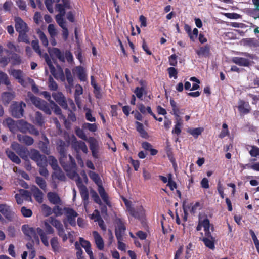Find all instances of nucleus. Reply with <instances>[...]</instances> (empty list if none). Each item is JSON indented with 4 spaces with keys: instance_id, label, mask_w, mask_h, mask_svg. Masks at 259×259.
<instances>
[{
    "instance_id": "nucleus-4",
    "label": "nucleus",
    "mask_w": 259,
    "mask_h": 259,
    "mask_svg": "<svg viewBox=\"0 0 259 259\" xmlns=\"http://www.w3.org/2000/svg\"><path fill=\"white\" fill-rule=\"evenodd\" d=\"M30 100L34 105L37 108L43 111L46 114L50 115L52 113L51 110L47 102L38 98L34 95L31 94L30 96Z\"/></svg>"
},
{
    "instance_id": "nucleus-48",
    "label": "nucleus",
    "mask_w": 259,
    "mask_h": 259,
    "mask_svg": "<svg viewBox=\"0 0 259 259\" xmlns=\"http://www.w3.org/2000/svg\"><path fill=\"white\" fill-rule=\"evenodd\" d=\"M41 156V154L36 149H33L31 150L30 157L34 161H36Z\"/></svg>"
},
{
    "instance_id": "nucleus-36",
    "label": "nucleus",
    "mask_w": 259,
    "mask_h": 259,
    "mask_svg": "<svg viewBox=\"0 0 259 259\" xmlns=\"http://www.w3.org/2000/svg\"><path fill=\"white\" fill-rule=\"evenodd\" d=\"M51 245L52 248V250L55 252H59L60 246L58 241L57 237H53L52 238L50 241Z\"/></svg>"
},
{
    "instance_id": "nucleus-34",
    "label": "nucleus",
    "mask_w": 259,
    "mask_h": 259,
    "mask_svg": "<svg viewBox=\"0 0 259 259\" xmlns=\"http://www.w3.org/2000/svg\"><path fill=\"white\" fill-rule=\"evenodd\" d=\"M60 27L63 29L62 35L64 40L68 38L69 32L67 28L66 27V21L56 22Z\"/></svg>"
},
{
    "instance_id": "nucleus-27",
    "label": "nucleus",
    "mask_w": 259,
    "mask_h": 259,
    "mask_svg": "<svg viewBox=\"0 0 259 259\" xmlns=\"http://www.w3.org/2000/svg\"><path fill=\"white\" fill-rule=\"evenodd\" d=\"M30 124L24 121L23 120H20L18 121L17 124V127L19 131L23 133H26L28 132V128Z\"/></svg>"
},
{
    "instance_id": "nucleus-21",
    "label": "nucleus",
    "mask_w": 259,
    "mask_h": 259,
    "mask_svg": "<svg viewBox=\"0 0 259 259\" xmlns=\"http://www.w3.org/2000/svg\"><path fill=\"white\" fill-rule=\"evenodd\" d=\"M31 191L35 201L39 203H41L43 201L42 192L35 186L31 188Z\"/></svg>"
},
{
    "instance_id": "nucleus-30",
    "label": "nucleus",
    "mask_w": 259,
    "mask_h": 259,
    "mask_svg": "<svg viewBox=\"0 0 259 259\" xmlns=\"http://www.w3.org/2000/svg\"><path fill=\"white\" fill-rule=\"evenodd\" d=\"M137 107L142 114H145L147 112L150 115L154 116V113L152 112L150 107L148 106L146 107L144 104L140 103L137 105Z\"/></svg>"
},
{
    "instance_id": "nucleus-19",
    "label": "nucleus",
    "mask_w": 259,
    "mask_h": 259,
    "mask_svg": "<svg viewBox=\"0 0 259 259\" xmlns=\"http://www.w3.org/2000/svg\"><path fill=\"white\" fill-rule=\"evenodd\" d=\"M98 191L101 197L103 199V202L108 206L111 207V204L109 199L108 194L105 191L103 185L99 186L98 187Z\"/></svg>"
},
{
    "instance_id": "nucleus-63",
    "label": "nucleus",
    "mask_w": 259,
    "mask_h": 259,
    "mask_svg": "<svg viewBox=\"0 0 259 259\" xmlns=\"http://www.w3.org/2000/svg\"><path fill=\"white\" fill-rule=\"evenodd\" d=\"M167 186L170 188V190L171 191L177 188V184L172 181L171 174H169L168 175V183Z\"/></svg>"
},
{
    "instance_id": "nucleus-22",
    "label": "nucleus",
    "mask_w": 259,
    "mask_h": 259,
    "mask_svg": "<svg viewBox=\"0 0 259 259\" xmlns=\"http://www.w3.org/2000/svg\"><path fill=\"white\" fill-rule=\"evenodd\" d=\"M232 61L234 63L240 66L248 67L250 64L249 60L245 58L236 57L233 58Z\"/></svg>"
},
{
    "instance_id": "nucleus-3",
    "label": "nucleus",
    "mask_w": 259,
    "mask_h": 259,
    "mask_svg": "<svg viewBox=\"0 0 259 259\" xmlns=\"http://www.w3.org/2000/svg\"><path fill=\"white\" fill-rule=\"evenodd\" d=\"M31 46L33 50L40 56H42L46 62L47 64L49 66L51 74L55 77L56 69L53 65L52 61L50 59L49 55L47 53H45L42 55L39 48V42L37 39L33 40L31 42Z\"/></svg>"
},
{
    "instance_id": "nucleus-46",
    "label": "nucleus",
    "mask_w": 259,
    "mask_h": 259,
    "mask_svg": "<svg viewBox=\"0 0 259 259\" xmlns=\"http://www.w3.org/2000/svg\"><path fill=\"white\" fill-rule=\"evenodd\" d=\"M12 60V63L13 65H18L21 62V59L19 55L17 54L14 53L12 54V56L10 57Z\"/></svg>"
},
{
    "instance_id": "nucleus-42",
    "label": "nucleus",
    "mask_w": 259,
    "mask_h": 259,
    "mask_svg": "<svg viewBox=\"0 0 259 259\" xmlns=\"http://www.w3.org/2000/svg\"><path fill=\"white\" fill-rule=\"evenodd\" d=\"M14 97V94L10 92H4L2 94V98L3 102L7 104H8Z\"/></svg>"
},
{
    "instance_id": "nucleus-23",
    "label": "nucleus",
    "mask_w": 259,
    "mask_h": 259,
    "mask_svg": "<svg viewBox=\"0 0 259 259\" xmlns=\"http://www.w3.org/2000/svg\"><path fill=\"white\" fill-rule=\"evenodd\" d=\"M77 76L78 79L82 81H85L87 79V75L84 68L81 66L76 67Z\"/></svg>"
},
{
    "instance_id": "nucleus-54",
    "label": "nucleus",
    "mask_w": 259,
    "mask_h": 259,
    "mask_svg": "<svg viewBox=\"0 0 259 259\" xmlns=\"http://www.w3.org/2000/svg\"><path fill=\"white\" fill-rule=\"evenodd\" d=\"M203 129L202 128H196L189 130V133L191 135L195 138H197L203 132Z\"/></svg>"
},
{
    "instance_id": "nucleus-61",
    "label": "nucleus",
    "mask_w": 259,
    "mask_h": 259,
    "mask_svg": "<svg viewBox=\"0 0 259 259\" xmlns=\"http://www.w3.org/2000/svg\"><path fill=\"white\" fill-rule=\"evenodd\" d=\"M167 71L169 73V77H174L175 79L177 78L178 71L175 68L172 67H169Z\"/></svg>"
},
{
    "instance_id": "nucleus-1",
    "label": "nucleus",
    "mask_w": 259,
    "mask_h": 259,
    "mask_svg": "<svg viewBox=\"0 0 259 259\" xmlns=\"http://www.w3.org/2000/svg\"><path fill=\"white\" fill-rule=\"evenodd\" d=\"M65 147L64 141L60 140L56 148L60 154L59 162L61 166L65 171H68L74 167L75 161L71 155H67Z\"/></svg>"
},
{
    "instance_id": "nucleus-39",
    "label": "nucleus",
    "mask_w": 259,
    "mask_h": 259,
    "mask_svg": "<svg viewBox=\"0 0 259 259\" xmlns=\"http://www.w3.org/2000/svg\"><path fill=\"white\" fill-rule=\"evenodd\" d=\"M90 149L91 151L93 150L98 149L99 145L97 140L94 137H90L88 139Z\"/></svg>"
},
{
    "instance_id": "nucleus-58",
    "label": "nucleus",
    "mask_w": 259,
    "mask_h": 259,
    "mask_svg": "<svg viewBox=\"0 0 259 259\" xmlns=\"http://www.w3.org/2000/svg\"><path fill=\"white\" fill-rule=\"evenodd\" d=\"M41 208L46 216H49L53 213V209L46 204H42Z\"/></svg>"
},
{
    "instance_id": "nucleus-2",
    "label": "nucleus",
    "mask_w": 259,
    "mask_h": 259,
    "mask_svg": "<svg viewBox=\"0 0 259 259\" xmlns=\"http://www.w3.org/2000/svg\"><path fill=\"white\" fill-rule=\"evenodd\" d=\"M61 1L62 3H57L55 6V10L59 12L55 17L56 22L65 21L64 18L66 14L65 9H72L69 0H61Z\"/></svg>"
},
{
    "instance_id": "nucleus-55",
    "label": "nucleus",
    "mask_w": 259,
    "mask_h": 259,
    "mask_svg": "<svg viewBox=\"0 0 259 259\" xmlns=\"http://www.w3.org/2000/svg\"><path fill=\"white\" fill-rule=\"evenodd\" d=\"M75 133L80 138L84 140H87V136L85 135L83 131L80 129V128L77 127H76V128L75 129Z\"/></svg>"
},
{
    "instance_id": "nucleus-17",
    "label": "nucleus",
    "mask_w": 259,
    "mask_h": 259,
    "mask_svg": "<svg viewBox=\"0 0 259 259\" xmlns=\"http://www.w3.org/2000/svg\"><path fill=\"white\" fill-rule=\"evenodd\" d=\"M49 202L54 205H61L62 201L60 197L56 192H49L47 194Z\"/></svg>"
},
{
    "instance_id": "nucleus-59",
    "label": "nucleus",
    "mask_w": 259,
    "mask_h": 259,
    "mask_svg": "<svg viewBox=\"0 0 259 259\" xmlns=\"http://www.w3.org/2000/svg\"><path fill=\"white\" fill-rule=\"evenodd\" d=\"M48 30L51 37H54L57 34L54 24H49Z\"/></svg>"
},
{
    "instance_id": "nucleus-24",
    "label": "nucleus",
    "mask_w": 259,
    "mask_h": 259,
    "mask_svg": "<svg viewBox=\"0 0 259 259\" xmlns=\"http://www.w3.org/2000/svg\"><path fill=\"white\" fill-rule=\"evenodd\" d=\"M36 232L39 235L41 241L43 244L46 247H49V243L48 240V237L47 236L44 230L38 227L36 228Z\"/></svg>"
},
{
    "instance_id": "nucleus-64",
    "label": "nucleus",
    "mask_w": 259,
    "mask_h": 259,
    "mask_svg": "<svg viewBox=\"0 0 259 259\" xmlns=\"http://www.w3.org/2000/svg\"><path fill=\"white\" fill-rule=\"evenodd\" d=\"M62 209L58 206V205H55L53 208V213H54L55 216H60L63 214Z\"/></svg>"
},
{
    "instance_id": "nucleus-26",
    "label": "nucleus",
    "mask_w": 259,
    "mask_h": 259,
    "mask_svg": "<svg viewBox=\"0 0 259 259\" xmlns=\"http://www.w3.org/2000/svg\"><path fill=\"white\" fill-rule=\"evenodd\" d=\"M89 176L98 187L102 185V180L98 174L93 171H90Z\"/></svg>"
},
{
    "instance_id": "nucleus-15",
    "label": "nucleus",
    "mask_w": 259,
    "mask_h": 259,
    "mask_svg": "<svg viewBox=\"0 0 259 259\" xmlns=\"http://www.w3.org/2000/svg\"><path fill=\"white\" fill-rule=\"evenodd\" d=\"M196 53L199 57H209L211 55L210 47L209 45L200 47L198 50H196Z\"/></svg>"
},
{
    "instance_id": "nucleus-44",
    "label": "nucleus",
    "mask_w": 259,
    "mask_h": 259,
    "mask_svg": "<svg viewBox=\"0 0 259 259\" xmlns=\"http://www.w3.org/2000/svg\"><path fill=\"white\" fill-rule=\"evenodd\" d=\"M35 183L43 190H45L47 188L45 180L42 177L37 176L35 177Z\"/></svg>"
},
{
    "instance_id": "nucleus-29",
    "label": "nucleus",
    "mask_w": 259,
    "mask_h": 259,
    "mask_svg": "<svg viewBox=\"0 0 259 259\" xmlns=\"http://www.w3.org/2000/svg\"><path fill=\"white\" fill-rule=\"evenodd\" d=\"M6 153L8 157L13 162L19 164L21 162V160L19 158V157L16 155V154L9 149L6 150Z\"/></svg>"
},
{
    "instance_id": "nucleus-13",
    "label": "nucleus",
    "mask_w": 259,
    "mask_h": 259,
    "mask_svg": "<svg viewBox=\"0 0 259 259\" xmlns=\"http://www.w3.org/2000/svg\"><path fill=\"white\" fill-rule=\"evenodd\" d=\"M0 212L9 221H12L14 217L11 207L6 204H0Z\"/></svg>"
},
{
    "instance_id": "nucleus-16",
    "label": "nucleus",
    "mask_w": 259,
    "mask_h": 259,
    "mask_svg": "<svg viewBox=\"0 0 259 259\" xmlns=\"http://www.w3.org/2000/svg\"><path fill=\"white\" fill-rule=\"evenodd\" d=\"M17 139L19 142L27 146L32 145L34 142L33 138L28 135L17 134Z\"/></svg>"
},
{
    "instance_id": "nucleus-49",
    "label": "nucleus",
    "mask_w": 259,
    "mask_h": 259,
    "mask_svg": "<svg viewBox=\"0 0 259 259\" xmlns=\"http://www.w3.org/2000/svg\"><path fill=\"white\" fill-rule=\"evenodd\" d=\"M49 89L52 91H56L58 89V85L57 83L54 79V78L50 76L49 77V84H48Z\"/></svg>"
},
{
    "instance_id": "nucleus-10",
    "label": "nucleus",
    "mask_w": 259,
    "mask_h": 259,
    "mask_svg": "<svg viewBox=\"0 0 259 259\" xmlns=\"http://www.w3.org/2000/svg\"><path fill=\"white\" fill-rule=\"evenodd\" d=\"M64 210L67 216L68 221L70 225L73 227L76 225L75 218L78 215L77 213L73 209L68 207H64Z\"/></svg>"
},
{
    "instance_id": "nucleus-50",
    "label": "nucleus",
    "mask_w": 259,
    "mask_h": 259,
    "mask_svg": "<svg viewBox=\"0 0 259 259\" xmlns=\"http://www.w3.org/2000/svg\"><path fill=\"white\" fill-rule=\"evenodd\" d=\"M38 34L41 44L44 47H47L48 46V40L45 34L41 31L38 32Z\"/></svg>"
},
{
    "instance_id": "nucleus-40",
    "label": "nucleus",
    "mask_w": 259,
    "mask_h": 259,
    "mask_svg": "<svg viewBox=\"0 0 259 259\" xmlns=\"http://www.w3.org/2000/svg\"><path fill=\"white\" fill-rule=\"evenodd\" d=\"M176 120L177 121L176 125H175V127L172 131V133L179 135L182 131L181 129V126L182 125V119L181 118H177Z\"/></svg>"
},
{
    "instance_id": "nucleus-18",
    "label": "nucleus",
    "mask_w": 259,
    "mask_h": 259,
    "mask_svg": "<svg viewBox=\"0 0 259 259\" xmlns=\"http://www.w3.org/2000/svg\"><path fill=\"white\" fill-rule=\"evenodd\" d=\"M95 240V244L99 250H102L104 247V243L101 236L98 232L94 231L92 232Z\"/></svg>"
},
{
    "instance_id": "nucleus-56",
    "label": "nucleus",
    "mask_w": 259,
    "mask_h": 259,
    "mask_svg": "<svg viewBox=\"0 0 259 259\" xmlns=\"http://www.w3.org/2000/svg\"><path fill=\"white\" fill-rule=\"evenodd\" d=\"M11 74L16 79L19 80V82L23 80L22 78V71L20 70H13L12 71Z\"/></svg>"
},
{
    "instance_id": "nucleus-25",
    "label": "nucleus",
    "mask_w": 259,
    "mask_h": 259,
    "mask_svg": "<svg viewBox=\"0 0 259 259\" xmlns=\"http://www.w3.org/2000/svg\"><path fill=\"white\" fill-rule=\"evenodd\" d=\"M135 125L136 130L140 134V136L143 138H147L148 137V134L145 130L143 124L141 122H139V121H136Z\"/></svg>"
},
{
    "instance_id": "nucleus-45",
    "label": "nucleus",
    "mask_w": 259,
    "mask_h": 259,
    "mask_svg": "<svg viewBox=\"0 0 259 259\" xmlns=\"http://www.w3.org/2000/svg\"><path fill=\"white\" fill-rule=\"evenodd\" d=\"M1 83H4V84L7 86L10 84V81L7 74L3 72H0V84Z\"/></svg>"
},
{
    "instance_id": "nucleus-60",
    "label": "nucleus",
    "mask_w": 259,
    "mask_h": 259,
    "mask_svg": "<svg viewBox=\"0 0 259 259\" xmlns=\"http://www.w3.org/2000/svg\"><path fill=\"white\" fill-rule=\"evenodd\" d=\"M249 88H251V89H255V88H259V77L258 76H256L253 78L252 82L249 83Z\"/></svg>"
},
{
    "instance_id": "nucleus-33",
    "label": "nucleus",
    "mask_w": 259,
    "mask_h": 259,
    "mask_svg": "<svg viewBox=\"0 0 259 259\" xmlns=\"http://www.w3.org/2000/svg\"><path fill=\"white\" fill-rule=\"evenodd\" d=\"M65 73L66 77V79L70 88L73 87V77L71 73L70 70L69 68L65 69Z\"/></svg>"
},
{
    "instance_id": "nucleus-57",
    "label": "nucleus",
    "mask_w": 259,
    "mask_h": 259,
    "mask_svg": "<svg viewBox=\"0 0 259 259\" xmlns=\"http://www.w3.org/2000/svg\"><path fill=\"white\" fill-rule=\"evenodd\" d=\"M249 153L251 157H259V148L253 146Z\"/></svg>"
},
{
    "instance_id": "nucleus-32",
    "label": "nucleus",
    "mask_w": 259,
    "mask_h": 259,
    "mask_svg": "<svg viewBox=\"0 0 259 259\" xmlns=\"http://www.w3.org/2000/svg\"><path fill=\"white\" fill-rule=\"evenodd\" d=\"M49 142L47 140V142H41L40 141L38 143V147L42 152L44 153L49 155L50 153V149L48 146Z\"/></svg>"
},
{
    "instance_id": "nucleus-53",
    "label": "nucleus",
    "mask_w": 259,
    "mask_h": 259,
    "mask_svg": "<svg viewBox=\"0 0 259 259\" xmlns=\"http://www.w3.org/2000/svg\"><path fill=\"white\" fill-rule=\"evenodd\" d=\"M21 212L25 217H30L33 214V212L30 209H27L24 206L21 207Z\"/></svg>"
},
{
    "instance_id": "nucleus-38",
    "label": "nucleus",
    "mask_w": 259,
    "mask_h": 259,
    "mask_svg": "<svg viewBox=\"0 0 259 259\" xmlns=\"http://www.w3.org/2000/svg\"><path fill=\"white\" fill-rule=\"evenodd\" d=\"M28 32H22L21 33H18V36L17 38V40L19 42H24L27 44H29V39L27 33Z\"/></svg>"
},
{
    "instance_id": "nucleus-35",
    "label": "nucleus",
    "mask_w": 259,
    "mask_h": 259,
    "mask_svg": "<svg viewBox=\"0 0 259 259\" xmlns=\"http://www.w3.org/2000/svg\"><path fill=\"white\" fill-rule=\"evenodd\" d=\"M81 197L83 200L84 203L88 202L89 194V191L86 186H83V188L79 189Z\"/></svg>"
},
{
    "instance_id": "nucleus-20",
    "label": "nucleus",
    "mask_w": 259,
    "mask_h": 259,
    "mask_svg": "<svg viewBox=\"0 0 259 259\" xmlns=\"http://www.w3.org/2000/svg\"><path fill=\"white\" fill-rule=\"evenodd\" d=\"M22 230L24 234L26 235L31 237L34 238H38L37 236V233H36V230L34 228L32 227H29L28 225H23L22 227Z\"/></svg>"
},
{
    "instance_id": "nucleus-7",
    "label": "nucleus",
    "mask_w": 259,
    "mask_h": 259,
    "mask_svg": "<svg viewBox=\"0 0 259 259\" xmlns=\"http://www.w3.org/2000/svg\"><path fill=\"white\" fill-rule=\"evenodd\" d=\"M76 164L75 162L74 167H72L70 170L65 171L67 172L68 176L71 179H73L74 178L76 177L75 183L77 188L79 189L80 188H83V187L85 186L82 183L81 178L76 172Z\"/></svg>"
},
{
    "instance_id": "nucleus-52",
    "label": "nucleus",
    "mask_w": 259,
    "mask_h": 259,
    "mask_svg": "<svg viewBox=\"0 0 259 259\" xmlns=\"http://www.w3.org/2000/svg\"><path fill=\"white\" fill-rule=\"evenodd\" d=\"M82 127L84 129H88L92 132H94L97 130V126L95 123L91 124L89 123V122H85L84 124H83Z\"/></svg>"
},
{
    "instance_id": "nucleus-11",
    "label": "nucleus",
    "mask_w": 259,
    "mask_h": 259,
    "mask_svg": "<svg viewBox=\"0 0 259 259\" xmlns=\"http://www.w3.org/2000/svg\"><path fill=\"white\" fill-rule=\"evenodd\" d=\"M52 96L56 102L62 108L68 109V105L65 98L61 92L53 93Z\"/></svg>"
},
{
    "instance_id": "nucleus-41",
    "label": "nucleus",
    "mask_w": 259,
    "mask_h": 259,
    "mask_svg": "<svg viewBox=\"0 0 259 259\" xmlns=\"http://www.w3.org/2000/svg\"><path fill=\"white\" fill-rule=\"evenodd\" d=\"M56 169L55 172L53 174V176L61 181H65L66 179V176L64 173L61 170L60 168Z\"/></svg>"
},
{
    "instance_id": "nucleus-37",
    "label": "nucleus",
    "mask_w": 259,
    "mask_h": 259,
    "mask_svg": "<svg viewBox=\"0 0 259 259\" xmlns=\"http://www.w3.org/2000/svg\"><path fill=\"white\" fill-rule=\"evenodd\" d=\"M205 245L209 249H213L214 248V243L213 238L203 237L202 239Z\"/></svg>"
},
{
    "instance_id": "nucleus-62",
    "label": "nucleus",
    "mask_w": 259,
    "mask_h": 259,
    "mask_svg": "<svg viewBox=\"0 0 259 259\" xmlns=\"http://www.w3.org/2000/svg\"><path fill=\"white\" fill-rule=\"evenodd\" d=\"M169 64L174 67L177 65V56L176 54H172L169 57Z\"/></svg>"
},
{
    "instance_id": "nucleus-9",
    "label": "nucleus",
    "mask_w": 259,
    "mask_h": 259,
    "mask_svg": "<svg viewBox=\"0 0 259 259\" xmlns=\"http://www.w3.org/2000/svg\"><path fill=\"white\" fill-rule=\"evenodd\" d=\"M117 227L115 230V234L117 239H122V236L125 233L126 227L121 219L118 218L116 220Z\"/></svg>"
},
{
    "instance_id": "nucleus-47",
    "label": "nucleus",
    "mask_w": 259,
    "mask_h": 259,
    "mask_svg": "<svg viewBox=\"0 0 259 259\" xmlns=\"http://www.w3.org/2000/svg\"><path fill=\"white\" fill-rule=\"evenodd\" d=\"M37 165L39 167L47 166V159L45 155H41V157L39 158L35 162Z\"/></svg>"
},
{
    "instance_id": "nucleus-31",
    "label": "nucleus",
    "mask_w": 259,
    "mask_h": 259,
    "mask_svg": "<svg viewBox=\"0 0 259 259\" xmlns=\"http://www.w3.org/2000/svg\"><path fill=\"white\" fill-rule=\"evenodd\" d=\"M34 123L39 126H42L44 124V119L42 114L40 112H36L35 113V116H34Z\"/></svg>"
},
{
    "instance_id": "nucleus-28",
    "label": "nucleus",
    "mask_w": 259,
    "mask_h": 259,
    "mask_svg": "<svg viewBox=\"0 0 259 259\" xmlns=\"http://www.w3.org/2000/svg\"><path fill=\"white\" fill-rule=\"evenodd\" d=\"M3 123L4 125H7L12 132H15L16 130L17 129V126H16L15 122L13 119L11 118H7L4 120Z\"/></svg>"
},
{
    "instance_id": "nucleus-5",
    "label": "nucleus",
    "mask_w": 259,
    "mask_h": 259,
    "mask_svg": "<svg viewBox=\"0 0 259 259\" xmlns=\"http://www.w3.org/2000/svg\"><path fill=\"white\" fill-rule=\"evenodd\" d=\"M50 54L51 55L55 56V57L62 62H64L65 61V58L70 63L73 61V55L70 51H66L64 55V54L62 53L60 49L54 48L50 52Z\"/></svg>"
},
{
    "instance_id": "nucleus-12",
    "label": "nucleus",
    "mask_w": 259,
    "mask_h": 259,
    "mask_svg": "<svg viewBox=\"0 0 259 259\" xmlns=\"http://www.w3.org/2000/svg\"><path fill=\"white\" fill-rule=\"evenodd\" d=\"M238 109L241 115H244L250 112L251 107L247 101L240 100L238 102Z\"/></svg>"
},
{
    "instance_id": "nucleus-43",
    "label": "nucleus",
    "mask_w": 259,
    "mask_h": 259,
    "mask_svg": "<svg viewBox=\"0 0 259 259\" xmlns=\"http://www.w3.org/2000/svg\"><path fill=\"white\" fill-rule=\"evenodd\" d=\"M50 223L54 227H55L57 230L63 227L60 221L53 217H51L50 218Z\"/></svg>"
},
{
    "instance_id": "nucleus-6",
    "label": "nucleus",
    "mask_w": 259,
    "mask_h": 259,
    "mask_svg": "<svg viewBox=\"0 0 259 259\" xmlns=\"http://www.w3.org/2000/svg\"><path fill=\"white\" fill-rule=\"evenodd\" d=\"M26 107L24 102H14L11 106L12 115L15 118H21L23 116L24 108Z\"/></svg>"
},
{
    "instance_id": "nucleus-14",
    "label": "nucleus",
    "mask_w": 259,
    "mask_h": 259,
    "mask_svg": "<svg viewBox=\"0 0 259 259\" xmlns=\"http://www.w3.org/2000/svg\"><path fill=\"white\" fill-rule=\"evenodd\" d=\"M127 210L130 215L135 218L141 219L144 215V209L141 206L136 208H134L132 207H128Z\"/></svg>"
},
{
    "instance_id": "nucleus-51",
    "label": "nucleus",
    "mask_w": 259,
    "mask_h": 259,
    "mask_svg": "<svg viewBox=\"0 0 259 259\" xmlns=\"http://www.w3.org/2000/svg\"><path fill=\"white\" fill-rule=\"evenodd\" d=\"M50 104L52 106L51 108L54 110V113L55 114L57 115H62V111L61 109L59 106H57V105L55 103L54 101H51Z\"/></svg>"
},
{
    "instance_id": "nucleus-8",
    "label": "nucleus",
    "mask_w": 259,
    "mask_h": 259,
    "mask_svg": "<svg viewBox=\"0 0 259 259\" xmlns=\"http://www.w3.org/2000/svg\"><path fill=\"white\" fill-rule=\"evenodd\" d=\"M15 30L18 33L22 32H29V29L27 23L20 17L15 18Z\"/></svg>"
}]
</instances>
